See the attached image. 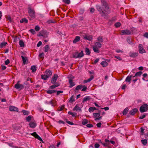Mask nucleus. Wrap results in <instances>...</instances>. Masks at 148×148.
<instances>
[{
  "instance_id": "45",
  "label": "nucleus",
  "mask_w": 148,
  "mask_h": 148,
  "mask_svg": "<svg viewBox=\"0 0 148 148\" xmlns=\"http://www.w3.org/2000/svg\"><path fill=\"white\" fill-rule=\"evenodd\" d=\"M68 113L69 114H70L72 115L73 116H75L76 114V113H75L72 112L70 111H69L68 112Z\"/></svg>"
},
{
  "instance_id": "59",
  "label": "nucleus",
  "mask_w": 148,
  "mask_h": 148,
  "mask_svg": "<svg viewBox=\"0 0 148 148\" xmlns=\"http://www.w3.org/2000/svg\"><path fill=\"white\" fill-rule=\"evenodd\" d=\"M83 88L82 90V91H85L87 89V88L85 86H83V87H82Z\"/></svg>"
},
{
  "instance_id": "54",
  "label": "nucleus",
  "mask_w": 148,
  "mask_h": 148,
  "mask_svg": "<svg viewBox=\"0 0 148 148\" xmlns=\"http://www.w3.org/2000/svg\"><path fill=\"white\" fill-rule=\"evenodd\" d=\"M88 110L89 112H93L94 110H93V107H91Z\"/></svg>"
},
{
  "instance_id": "2",
  "label": "nucleus",
  "mask_w": 148,
  "mask_h": 148,
  "mask_svg": "<svg viewBox=\"0 0 148 148\" xmlns=\"http://www.w3.org/2000/svg\"><path fill=\"white\" fill-rule=\"evenodd\" d=\"M102 45L101 42H95L94 45L92 47L93 49L94 52L99 53V49L101 47Z\"/></svg>"
},
{
  "instance_id": "39",
  "label": "nucleus",
  "mask_w": 148,
  "mask_h": 148,
  "mask_svg": "<svg viewBox=\"0 0 148 148\" xmlns=\"http://www.w3.org/2000/svg\"><path fill=\"white\" fill-rule=\"evenodd\" d=\"M128 108H126L123 111V115H125L128 111Z\"/></svg>"
},
{
  "instance_id": "24",
  "label": "nucleus",
  "mask_w": 148,
  "mask_h": 148,
  "mask_svg": "<svg viewBox=\"0 0 148 148\" xmlns=\"http://www.w3.org/2000/svg\"><path fill=\"white\" fill-rule=\"evenodd\" d=\"M97 39L98 41V42H99L101 43L103 41V38L102 36H99L98 38H97Z\"/></svg>"
},
{
  "instance_id": "49",
  "label": "nucleus",
  "mask_w": 148,
  "mask_h": 148,
  "mask_svg": "<svg viewBox=\"0 0 148 148\" xmlns=\"http://www.w3.org/2000/svg\"><path fill=\"white\" fill-rule=\"evenodd\" d=\"M22 112L25 115H28L29 114V112L28 111L24 110H22Z\"/></svg>"
},
{
  "instance_id": "11",
  "label": "nucleus",
  "mask_w": 148,
  "mask_h": 148,
  "mask_svg": "<svg viewBox=\"0 0 148 148\" xmlns=\"http://www.w3.org/2000/svg\"><path fill=\"white\" fill-rule=\"evenodd\" d=\"M80 105L79 104H77L73 108V110L76 111H81V108L79 107Z\"/></svg>"
},
{
  "instance_id": "35",
  "label": "nucleus",
  "mask_w": 148,
  "mask_h": 148,
  "mask_svg": "<svg viewBox=\"0 0 148 148\" xmlns=\"http://www.w3.org/2000/svg\"><path fill=\"white\" fill-rule=\"evenodd\" d=\"M41 78L42 79H43L44 80H46L49 77L46 75H41Z\"/></svg>"
},
{
  "instance_id": "8",
  "label": "nucleus",
  "mask_w": 148,
  "mask_h": 148,
  "mask_svg": "<svg viewBox=\"0 0 148 148\" xmlns=\"http://www.w3.org/2000/svg\"><path fill=\"white\" fill-rule=\"evenodd\" d=\"M139 51L140 53H143L145 52V49L143 48V46L141 44H139L138 46Z\"/></svg>"
},
{
  "instance_id": "37",
  "label": "nucleus",
  "mask_w": 148,
  "mask_h": 148,
  "mask_svg": "<svg viewBox=\"0 0 148 148\" xmlns=\"http://www.w3.org/2000/svg\"><path fill=\"white\" fill-rule=\"evenodd\" d=\"M84 55L82 51L79 53H78V58H81Z\"/></svg>"
},
{
  "instance_id": "57",
  "label": "nucleus",
  "mask_w": 148,
  "mask_h": 148,
  "mask_svg": "<svg viewBox=\"0 0 148 148\" xmlns=\"http://www.w3.org/2000/svg\"><path fill=\"white\" fill-rule=\"evenodd\" d=\"M100 146L99 144L97 143H96L95 145V148H98Z\"/></svg>"
},
{
  "instance_id": "36",
  "label": "nucleus",
  "mask_w": 148,
  "mask_h": 148,
  "mask_svg": "<svg viewBox=\"0 0 148 148\" xmlns=\"http://www.w3.org/2000/svg\"><path fill=\"white\" fill-rule=\"evenodd\" d=\"M7 44V42H2L0 44V48H2Z\"/></svg>"
},
{
  "instance_id": "5",
  "label": "nucleus",
  "mask_w": 148,
  "mask_h": 148,
  "mask_svg": "<svg viewBox=\"0 0 148 148\" xmlns=\"http://www.w3.org/2000/svg\"><path fill=\"white\" fill-rule=\"evenodd\" d=\"M131 33V32L130 30L127 29L126 30H122L121 31V35H130Z\"/></svg>"
},
{
  "instance_id": "56",
  "label": "nucleus",
  "mask_w": 148,
  "mask_h": 148,
  "mask_svg": "<svg viewBox=\"0 0 148 148\" xmlns=\"http://www.w3.org/2000/svg\"><path fill=\"white\" fill-rule=\"evenodd\" d=\"M10 62V60L8 59H7L5 61V65H7L9 64Z\"/></svg>"
},
{
  "instance_id": "20",
  "label": "nucleus",
  "mask_w": 148,
  "mask_h": 148,
  "mask_svg": "<svg viewBox=\"0 0 148 148\" xmlns=\"http://www.w3.org/2000/svg\"><path fill=\"white\" fill-rule=\"evenodd\" d=\"M94 78V76L93 75H91L90 77L87 80H85L84 81V83H86L88 82H89L91 81Z\"/></svg>"
},
{
  "instance_id": "61",
  "label": "nucleus",
  "mask_w": 148,
  "mask_h": 148,
  "mask_svg": "<svg viewBox=\"0 0 148 148\" xmlns=\"http://www.w3.org/2000/svg\"><path fill=\"white\" fill-rule=\"evenodd\" d=\"M140 130H141V135H142L144 133V129H143L142 127H141L140 128Z\"/></svg>"
},
{
  "instance_id": "15",
  "label": "nucleus",
  "mask_w": 148,
  "mask_h": 148,
  "mask_svg": "<svg viewBox=\"0 0 148 148\" xmlns=\"http://www.w3.org/2000/svg\"><path fill=\"white\" fill-rule=\"evenodd\" d=\"M138 111V109L135 108L130 111V114L132 115H134Z\"/></svg>"
},
{
  "instance_id": "31",
  "label": "nucleus",
  "mask_w": 148,
  "mask_h": 148,
  "mask_svg": "<svg viewBox=\"0 0 148 148\" xmlns=\"http://www.w3.org/2000/svg\"><path fill=\"white\" fill-rule=\"evenodd\" d=\"M31 69L33 72H34L37 70L36 67L34 65L32 66L31 67Z\"/></svg>"
},
{
  "instance_id": "42",
  "label": "nucleus",
  "mask_w": 148,
  "mask_h": 148,
  "mask_svg": "<svg viewBox=\"0 0 148 148\" xmlns=\"http://www.w3.org/2000/svg\"><path fill=\"white\" fill-rule=\"evenodd\" d=\"M21 57L23 61V64H25L26 62V58L24 57L23 56H21Z\"/></svg>"
},
{
  "instance_id": "19",
  "label": "nucleus",
  "mask_w": 148,
  "mask_h": 148,
  "mask_svg": "<svg viewBox=\"0 0 148 148\" xmlns=\"http://www.w3.org/2000/svg\"><path fill=\"white\" fill-rule=\"evenodd\" d=\"M94 78V76L93 75H91L90 77L87 80H85L84 81V83H86L88 82H89L91 81Z\"/></svg>"
},
{
  "instance_id": "3",
  "label": "nucleus",
  "mask_w": 148,
  "mask_h": 148,
  "mask_svg": "<svg viewBox=\"0 0 148 148\" xmlns=\"http://www.w3.org/2000/svg\"><path fill=\"white\" fill-rule=\"evenodd\" d=\"M29 16L32 18H35V12L34 10L32 9L30 6H28L27 8Z\"/></svg>"
},
{
  "instance_id": "62",
  "label": "nucleus",
  "mask_w": 148,
  "mask_h": 148,
  "mask_svg": "<svg viewBox=\"0 0 148 148\" xmlns=\"http://www.w3.org/2000/svg\"><path fill=\"white\" fill-rule=\"evenodd\" d=\"M143 36L144 37L148 38V33L147 32L145 33L144 35Z\"/></svg>"
},
{
  "instance_id": "26",
  "label": "nucleus",
  "mask_w": 148,
  "mask_h": 148,
  "mask_svg": "<svg viewBox=\"0 0 148 148\" xmlns=\"http://www.w3.org/2000/svg\"><path fill=\"white\" fill-rule=\"evenodd\" d=\"M83 87V85H79L77 86L76 87L75 90V92H76V91L78 90L81 89Z\"/></svg>"
},
{
  "instance_id": "12",
  "label": "nucleus",
  "mask_w": 148,
  "mask_h": 148,
  "mask_svg": "<svg viewBox=\"0 0 148 148\" xmlns=\"http://www.w3.org/2000/svg\"><path fill=\"white\" fill-rule=\"evenodd\" d=\"M105 141L106 142L105 143H102V144L104 145L105 147H108L109 146V145L110 144V142L108 139H105Z\"/></svg>"
},
{
  "instance_id": "48",
  "label": "nucleus",
  "mask_w": 148,
  "mask_h": 148,
  "mask_svg": "<svg viewBox=\"0 0 148 148\" xmlns=\"http://www.w3.org/2000/svg\"><path fill=\"white\" fill-rule=\"evenodd\" d=\"M45 54L44 53H40L39 54V57L40 58H44Z\"/></svg>"
},
{
  "instance_id": "1",
  "label": "nucleus",
  "mask_w": 148,
  "mask_h": 148,
  "mask_svg": "<svg viewBox=\"0 0 148 148\" xmlns=\"http://www.w3.org/2000/svg\"><path fill=\"white\" fill-rule=\"evenodd\" d=\"M101 6L97 5L96 8L99 13L101 14V16L106 18H107V15L105 12L109 13L110 12V8L108 3L105 0H101Z\"/></svg>"
},
{
  "instance_id": "30",
  "label": "nucleus",
  "mask_w": 148,
  "mask_h": 148,
  "mask_svg": "<svg viewBox=\"0 0 148 148\" xmlns=\"http://www.w3.org/2000/svg\"><path fill=\"white\" fill-rule=\"evenodd\" d=\"M57 91L54 90H49L47 91V93L49 94H51L55 92H56Z\"/></svg>"
},
{
  "instance_id": "33",
  "label": "nucleus",
  "mask_w": 148,
  "mask_h": 148,
  "mask_svg": "<svg viewBox=\"0 0 148 148\" xmlns=\"http://www.w3.org/2000/svg\"><path fill=\"white\" fill-rule=\"evenodd\" d=\"M88 123V120L86 119H83L82 120V123L83 125H85Z\"/></svg>"
},
{
  "instance_id": "32",
  "label": "nucleus",
  "mask_w": 148,
  "mask_h": 148,
  "mask_svg": "<svg viewBox=\"0 0 148 148\" xmlns=\"http://www.w3.org/2000/svg\"><path fill=\"white\" fill-rule=\"evenodd\" d=\"M47 23L48 24L54 23H56V21L54 20L50 19L47 21Z\"/></svg>"
},
{
  "instance_id": "28",
  "label": "nucleus",
  "mask_w": 148,
  "mask_h": 148,
  "mask_svg": "<svg viewBox=\"0 0 148 148\" xmlns=\"http://www.w3.org/2000/svg\"><path fill=\"white\" fill-rule=\"evenodd\" d=\"M101 64L103 67H104L106 66L108 64L106 62L103 61L101 62Z\"/></svg>"
},
{
  "instance_id": "27",
  "label": "nucleus",
  "mask_w": 148,
  "mask_h": 148,
  "mask_svg": "<svg viewBox=\"0 0 148 148\" xmlns=\"http://www.w3.org/2000/svg\"><path fill=\"white\" fill-rule=\"evenodd\" d=\"M20 22L21 23H27L28 22V21L26 18H24L21 20Z\"/></svg>"
},
{
  "instance_id": "16",
  "label": "nucleus",
  "mask_w": 148,
  "mask_h": 148,
  "mask_svg": "<svg viewBox=\"0 0 148 148\" xmlns=\"http://www.w3.org/2000/svg\"><path fill=\"white\" fill-rule=\"evenodd\" d=\"M100 110H98V112L97 113H93V115L95 118H98L100 116L101 113Z\"/></svg>"
},
{
  "instance_id": "34",
  "label": "nucleus",
  "mask_w": 148,
  "mask_h": 148,
  "mask_svg": "<svg viewBox=\"0 0 148 148\" xmlns=\"http://www.w3.org/2000/svg\"><path fill=\"white\" fill-rule=\"evenodd\" d=\"M142 72L141 71H139L138 72H137L135 75L133 76V77L134 78L135 77L137 76H140L142 74Z\"/></svg>"
},
{
  "instance_id": "18",
  "label": "nucleus",
  "mask_w": 148,
  "mask_h": 148,
  "mask_svg": "<svg viewBox=\"0 0 148 148\" xmlns=\"http://www.w3.org/2000/svg\"><path fill=\"white\" fill-rule=\"evenodd\" d=\"M69 83L70 84V86L69 87L70 88H72L73 86H75V83L73 82V80L71 79H70L69 80Z\"/></svg>"
},
{
  "instance_id": "53",
  "label": "nucleus",
  "mask_w": 148,
  "mask_h": 148,
  "mask_svg": "<svg viewBox=\"0 0 148 148\" xmlns=\"http://www.w3.org/2000/svg\"><path fill=\"white\" fill-rule=\"evenodd\" d=\"M63 1L67 4H69L70 3V1L69 0H63Z\"/></svg>"
},
{
  "instance_id": "22",
  "label": "nucleus",
  "mask_w": 148,
  "mask_h": 148,
  "mask_svg": "<svg viewBox=\"0 0 148 148\" xmlns=\"http://www.w3.org/2000/svg\"><path fill=\"white\" fill-rule=\"evenodd\" d=\"M133 77L132 75L130 76H128L126 78L125 81L126 82H128L129 84L130 83V81L131 80V78Z\"/></svg>"
},
{
  "instance_id": "9",
  "label": "nucleus",
  "mask_w": 148,
  "mask_h": 148,
  "mask_svg": "<svg viewBox=\"0 0 148 148\" xmlns=\"http://www.w3.org/2000/svg\"><path fill=\"white\" fill-rule=\"evenodd\" d=\"M31 134V135L34 136L36 138H37L40 141H42V139L36 133V132H34V133Z\"/></svg>"
},
{
  "instance_id": "52",
  "label": "nucleus",
  "mask_w": 148,
  "mask_h": 148,
  "mask_svg": "<svg viewBox=\"0 0 148 148\" xmlns=\"http://www.w3.org/2000/svg\"><path fill=\"white\" fill-rule=\"evenodd\" d=\"M29 31L30 32L32 33V34H35L36 32L33 29H31L29 30Z\"/></svg>"
},
{
  "instance_id": "40",
  "label": "nucleus",
  "mask_w": 148,
  "mask_h": 148,
  "mask_svg": "<svg viewBox=\"0 0 148 148\" xmlns=\"http://www.w3.org/2000/svg\"><path fill=\"white\" fill-rule=\"evenodd\" d=\"M75 101L74 99L73 98V96H72L69 99V102L70 103H72Z\"/></svg>"
},
{
  "instance_id": "51",
  "label": "nucleus",
  "mask_w": 148,
  "mask_h": 148,
  "mask_svg": "<svg viewBox=\"0 0 148 148\" xmlns=\"http://www.w3.org/2000/svg\"><path fill=\"white\" fill-rule=\"evenodd\" d=\"M40 27L38 26H36L35 28V29L36 31H39L40 30Z\"/></svg>"
},
{
  "instance_id": "25",
  "label": "nucleus",
  "mask_w": 148,
  "mask_h": 148,
  "mask_svg": "<svg viewBox=\"0 0 148 148\" xmlns=\"http://www.w3.org/2000/svg\"><path fill=\"white\" fill-rule=\"evenodd\" d=\"M90 99V98L89 96H86L84 97L83 99V100L82 101V102L84 103L85 102L87 101H88Z\"/></svg>"
},
{
  "instance_id": "21",
  "label": "nucleus",
  "mask_w": 148,
  "mask_h": 148,
  "mask_svg": "<svg viewBox=\"0 0 148 148\" xmlns=\"http://www.w3.org/2000/svg\"><path fill=\"white\" fill-rule=\"evenodd\" d=\"M29 125L31 128H34L36 126V124L34 122L32 121L29 123Z\"/></svg>"
},
{
  "instance_id": "38",
  "label": "nucleus",
  "mask_w": 148,
  "mask_h": 148,
  "mask_svg": "<svg viewBox=\"0 0 148 148\" xmlns=\"http://www.w3.org/2000/svg\"><path fill=\"white\" fill-rule=\"evenodd\" d=\"M19 44L21 47H24V43L22 40H20L19 41Z\"/></svg>"
},
{
  "instance_id": "7",
  "label": "nucleus",
  "mask_w": 148,
  "mask_h": 148,
  "mask_svg": "<svg viewBox=\"0 0 148 148\" xmlns=\"http://www.w3.org/2000/svg\"><path fill=\"white\" fill-rule=\"evenodd\" d=\"M58 75L57 74H55L52 78L51 83L53 84L55 83L58 78Z\"/></svg>"
},
{
  "instance_id": "13",
  "label": "nucleus",
  "mask_w": 148,
  "mask_h": 148,
  "mask_svg": "<svg viewBox=\"0 0 148 148\" xmlns=\"http://www.w3.org/2000/svg\"><path fill=\"white\" fill-rule=\"evenodd\" d=\"M85 40H88L89 41L91 40L92 39V37L91 36L85 35L84 36Z\"/></svg>"
},
{
  "instance_id": "64",
  "label": "nucleus",
  "mask_w": 148,
  "mask_h": 148,
  "mask_svg": "<svg viewBox=\"0 0 148 148\" xmlns=\"http://www.w3.org/2000/svg\"><path fill=\"white\" fill-rule=\"evenodd\" d=\"M42 43L41 41H39L37 44V47H40L42 45Z\"/></svg>"
},
{
  "instance_id": "50",
  "label": "nucleus",
  "mask_w": 148,
  "mask_h": 148,
  "mask_svg": "<svg viewBox=\"0 0 148 148\" xmlns=\"http://www.w3.org/2000/svg\"><path fill=\"white\" fill-rule=\"evenodd\" d=\"M64 108V106L62 105L61 106L59 107L58 108V110L59 111H61Z\"/></svg>"
},
{
  "instance_id": "46",
  "label": "nucleus",
  "mask_w": 148,
  "mask_h": 148,
  "mask_svg": "<svg viewBox=\"0 0 148 148\" xmlns=\"http://www.w3.org/2000/svg\"><path fill=\"white\" fill-rule=\"evenodd\" d=\"M31 117L30 116H28L26 117V120L27 121L29 122L31 120Z\"/></svg>"
},
{
  "instance_id": "60",
  "label": "nucleus",
  "mask_w": 148,
  "mask_h": 148,
  "mask_svg": "<svg viewBox=\"0 0 148 148\" xmlns=\"http://www.w3.org/2000/svg\"><path fill=\"white\" fill-rule=\"evenodd\" d=\"M86 126L88 127H91L93 126V125L91 124H88L86 125Z\"/></svg>"
},
{
  "instance_id": "17",
  "label": "nucleus",
  "mask_w": 148,
  "mask_h": 148,
  "mask_svg": "<svg viewBox=\"0 0 148 148\" xmlns=\"http://www.w3.org/2000/svg\"><path fill=\"white\" fill-rule=\"evenodd\" d=\"M80 40V37L79 36H76L73 41V43H76Z\"/></svg>"
},
{
  "instance_id": "63",
  "label": "nucleus",
  "mask_w": 148,
  "mask_h": 148,
  "mask_svg": "<svg viewBox=\"0 0 148 148\" xmlns=\"http://www.w3.org/2000/svg\"><path fill=\"white\" fill-rule=\"evenodd\" d=\"M145 116H146V115L145 114H143L142 115H141L139 119H143L145 117Z\"/></svg>"
},
{
  "instance_id": "6",
  "label": "nucleus",
  "mask_w": 148,
  "mask_h": 148,
  "mask_svg": "<svg viewBox=\"0 0 148 148\" xmlns=\"http://www.w3.org/2000/svg\"><path fill=\"white\" fill-rule=\"evenodd\" d=\"M9 110L10 111L16 112H18V109L17 107L12 106H10L9 107Z\"/></svg>"
},
{
  "instance_id": "58",
  "label": "nucleus",
  "mask_w": 148,
  "mask_h": 148,
  "mask_svg": "<svg viewBox=\"0 0 148 148\" xmlns=\"http://www.w3.org/2000/svg\"><path fill=\"white\" fill-rule=\"evenodd\" d=\"M68 78L70 79H71L72 80L74 78V77L72 76V75H69V76L68 77Z\"/></svg>"
},
{
  "instance_id": "41",
  "label": "nucleus",
  "mask_w": 148,
  "mask_h": 148,
  "mask_svg": "<svg viewBox=\"0 0 148 148\" xmlns=\"http://www.w3.org/2000/svg\"><path fill=\"white\" fill-rule=\"evenodd\" d=\"M73 58H78V53L75 52L73 55Z\"/></svg>"
},
{
  "instance_id": "10",
  "label": "nucleus",
  "mask_w": 148,
  "mask_h": 148,
  "mask_svg": "<svg viewBox=\"0 0 148 148\" xmlns=\"http://www.w3.org/2000/svg\"><path fill=\"white\" fill-rule=\"evenodd\" d=\"M138 53H134L132 52H130L129 53V56L131 57L135 58L138 56Z\"/></svg>"
},
{
  "instance_id": "43",
  "label": "nucleus",
  "mask_w": 148,
  "mask_h": 148,
  "mask_svg": "<svg viewBox=\"0 0 148 148\" xmlns=\"http://www.w3.org/2000/svg\"><path fill=\"white\" fill-rule=\"evenodd\" d=\"M141 141L142 143L144 145H146L147 143V141L146 139H145L144 140H142Z\"/></svg>"
},
{
  "instance_id": "29",
  "label": "nucleus",
  "mask_w": 148,
  "mask_h": 148,
  "mask_svg": "<svg viewBox=\"0 0 148 148\" xmlns=\"http://www.w3.org/2000/svg\"><path fill=\"white\" fill-rule=\"evenodd\" d=\"M85 51L87 55H90V52L88 48L86 47L85 48Z\"/></svg>"
},
{
  "instance_id": "47",
  "label": "nucleus",
  "mask_w": 148,
  "mask_h": 148,
  "mask_svg": "<svg viewBox=\"0 0 148 148\" xmlns=\"http://www.w3.org/2000/svg\"><path fill=\"white\" fill-rule=\"evenodd\" d=\"M121 25V23L119 22H117L115 24V26L116 27H119Z\"/></svg>"
},
{
  "instance_id": "23",
  "label": "nucleus",
  "mask_w": 148,
  "mask_h": 148,
  "mask_svg": "<svg viewBox=\"0 0 148 148\" xmlns=\"http://www.w3.org/2000/svg\"><path fill=\"white\" fill-rule=\"evenodd\" d=\"M46 75L48 77H49L52 74V72L51 70H47L46 71Z\"/></svg>"
},
{
  "instance_id": "14",
  "label": "nucleus",
  "mask_w": 148,
  "mask_h": 148,
  "mask_svg": "<svg viewBox=\"0 0 148 148\" xmlns=\"http://www.w3.org/2000/svg\"><path fill=\"white\" fill-rule=\"evenodd\" d=\"M15 87L16 89H19V88L22 89L23 88H24V86L22 84H20L18 83L16 84L15 85Z\"/></svg>"
},
{
  "instance_id": "4",
  "label": "nucleus",
  "mask_w": 148,
  "mask_h": 148,
  "mask_svg": "<svg viewBox=\"0 0 148 148\" xmlns=\"http://www.w3.org/2000/svg\"><path fill=\"white\" fill-rule=\"evenodd\" d=\"M148 110V105L147 104L142 105L140 107V111L141 112H143L147 111Z\"/></svg>"
},
{
  "instance_id": "44",
  "label": "nucleus",
  "mask_w": 148,
  "mask_h": 148,
  "mask_svg": "<svg viewBox=\"0 0 148 148\" xmlns=\"http://www.w3.org/2000/svg\"><path fill=\"white\" fill-rule=\"evenodd\" d=\"M45 52H46L48 51L49 49V46L48 45H46L44 47Z\"/></svg>"
},
{
  "instance_id": "55",
  "label": "nucleus",
  "mask_w": 148,
  "mask_h": 148,
  "mask_svg": "<svg viewBox=\"0 0 148 148\" xmlns=\"http://www.w3.org/2000/svg\"><path fill=\"white\" fill-rule=\"evenodd\" d=\"M57 95H59L60 94L62 93L63 92V91L62 90L57 91Z\"/></svg>"
}]
</instances>
